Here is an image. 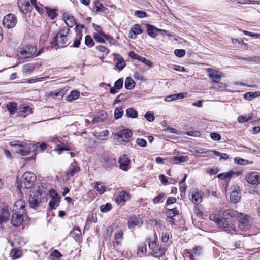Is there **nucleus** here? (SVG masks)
Returning a JSON list of instances; mask_svg holds the SVG:
<instances>
[{
    "label": "nucleus",
    "mask_w": 260,
    "mask_h": 260,
    "mask_svg": "<svg viewBox=\"0 0 260 260\" xmlns=\"http://www.w3.org/2000/svg\"><path fill=\"white\" fill-rule=\"evenodd\" d=\"M36 181V176L31 172H26L22 176L20 181H17V187L28 189L31 188Z\"/></svg>",
    "instance_id": "nucleus-1"
},
{
    "label": "nucleus",
    "mask_w": 260,
    "mask_h": 260,
    "mask_svg": "<svg viewBox=\"0 0 260 260\" xmlns=\"http://www.w3.org/2000/svg\"><path fill=\"white\" fill-rule=\"evenodd\" d=\"M244 214L242 213H239L231 209H228L224 211L222 213V217L229 219L230 218L237 217L238 218V227L242 230H244Z\"/></svg>",
    "instance_id": "nucleus-2"
},
{
    "label": "nucleus",
    "mask_w": 260,
    "mask_h": 260,
    "mask_svg": "<svg viewBox=\"0 0 260 260\" xmlns=\"http://www.w3.org/2000/svg\"><path fill=\"white\" fill-rule=\"evenodd\" d=\"M37 50L36 46L28 45L21 48L20 51V57L24 59L31 57L36 53Z\"/></svg>",
    "instance_id": "nucleus-3"
},
{
    "label": "nucleus",
    "mask_w": 260,
    "mask_h": 260,
    "mask_svg": "<svg viewBox=\"0 0 260 260\" xmlns=\"http://www.w3.org/2000/svg\"><path fill=\"white\" fill-rule=\"evenodd\" d=\"M42 194L40 191H34L30 194L28 201L30 208L35 209L39 205Z\"/></svg>",
    "instance_id": "nucleus-4"
},
{
    "label": "nucleus",
    "mask_w": 260,
    "mask_h": 260,
    "mask_svg": "<svg viewBox=\"0 0 260 260\" xmlns=\"http://www.w3.org/2000/svg\"><path fill=\"white\" fill-rule=\"evenodd\" d=\"M25 213L24 211L22 212L21 211H16L14 213L11 219V223L13 226L15 227L20 226L24 220L23 215Z\"/></svg>",
    "instance_id": "nucleus-5"
},
{
    "label": "nucleus",
    "mask_w": 260,
    "mask_h": 260,
    "mask_svg": "<svg viewBox=\"0 0 260 260\" xmlns=\"http://www.w3.org/2000/svg\"><path fill=\"white\" fill-rule=\"evenodd\" d=\"M17 23V18L13 14H8L6 15L3 20V25L7 28L14 27Z\"/></svg>",
    "instance_id": "nucleus-6"
},
{
    "label": "nucleus",
    "mask_w": 260,
    "mask_h": 260,
    "mask_svg": "<svg viewBox=\"0 0 260 260\" xmlns=\"http://www.w3.org/2000/svg\"><path fill=\"white\" fill-rule=\"evenodd\" d=\"M248 183L253 185H258L260 183V173L252 172L248 173L245 177Z\"/></svg>",
    "instance_id": "nucleus-7"
},
{
    "label": "nucleus",
    "mask_w": 260,
    "mask_h": 260,
    "mask_svg": "<svg viewBox=\"0 0 260 260\" xmlns=\"http://www.w3.org/2000/svg\"><path fill=\"white\" fill-rule=\"evenodd\" d=\"M115 135L121 138L123 141L127 142L129 141V138L132 135V132L129 129L124 128L119 131V132L117 133Z\"/></svg>",
    "instance_id": "nucleus-8"
},
{
    "label": "nucleus",
    "mask_w": 260,
    "mask_h": 260,
    "mask_svg": "<svg viewBox=\"0 0 260 260\" xmlns=\"http://www.w3.org/2000/svg\"><path fill=\"white\" fill-rule=\"evenodd\" d=\"M119 163L120 169L126 171L128 169V166L130 164V160L125 154L122 155L119 158Z\"/></svg>",
    "instance_id": "nucleus-9"
},
{
    "label": "nucleus",
    "mask_w": 260,
    "mask_h": 260,
    "mask_svg": "<svg viewBox=\"0 0 260 260\" xmlns=\"http://www.w3.org/2000/svg\"><path fill=\"white\" fill-rule=\"evenodd\" d=\"M114 161L115 158L111 157L108 154H105L103 155V161H102L103 167L107 170H110Z\"/></svg>",
    "instance_id": "nucleus-10"
},
{
    "label": "nucleus",
    "mask_w": 260,
    "mask_h": 260,
    "mask_svg": "<svg viewBox=\"0 0 260 260\" xmlns=\"http://www.w3.org/2000/svg\"><path fill=\"white\" fill-rule=\"evenodd\" d=\"M114 61H117L116 68L119 71H121L125 67L126 63L123 57L120 54L114 53Z\"/></svg>",
    "instance_id": "nucleus-11"
},
{
    "label": "nucleus",
    "mask_w": 260,
    "mask_h": 260,
    "mask_svg": "<svg viewBox=\"0 0 260 260\" xmlns=\"http://www.w3.org/2000/svg\"><path fill=\"white\" fill-rule=\"evenodd\" d=\"M79 167L76 165L75 162L71 163L68 170L66 172L67 179H70L71 177H73L76 173L79 171Z\"/></svg>",
    "instance_id": "nucleus-12"
},
{
    "label": "nucleus",
    "mask_w": 260,
    "mask_h": 260,
    "mask_svg": "<svg viewBox=\"0 0 260 260\" xmlns=\"http://www.w3.org/2000/svg\"><path fill=\"white\" fill-rule=\"evenodd\" d=\"M10 144L11 146H18L19 149L17 151V153L21 154L22 156L28 155L30 153L29 148L24 146L22 144H18L16 142H10Z\"/></svg>",
    "instance_id": "nucleus-13"
},
{
    "label": "nucleus",
    "mask_w": 260,
    "mask_h": 260,
    "mask_svg": "<svg viewBox=\"0 0 260 260\" xmlns=\"http://www.w3.org/2000/svg\"><path fill=\"white\" fill-rule=\"evenodd\" d=\"M26 203L22 200H19L16 201L13 206V211H21V212L24 211L25 213Z\"/></svg>",
    "instance_id": "nucleus-14"
},
{
    "label": "nucleus",
    "mask_w": 260,
    "mask_h": 260,
    "mask_svg": "<svg viewBox=\"0 0 260 260\" xmlns=\"http://www.w3.org/2000/svg\"><path fill=\"white\" fill-rule=\"evenodd\" d=\"M166 248L164 247L158 246L151 253V255L155 257H160L165 255Z\"/></svg>",
    "instance_id": "nucleus-15"
},
{
    "label": "nucleus",
    "mask_w": 260,
    "mask_h": 260,
    "mask_svg": "<svg viewBox=\"0 0 260 260\" xmlns=\"http://www.w3.org/2000/svg\"><path fill=\"white\" fill-rule=\"evenodd\" d=\"M143 224V221L141 218H137L136 216L131 217L128 222V227L129 229L138 226H141Z\"/></svg>",
    "instance_id": "nucleus-16"
},
{
    "label": "nucleus",
    "mask_w": 260,
    "mask_h": 260,
    "mask_svg": "<svg viewBox=\"0 0 260 260\" xmlns=\"http://www.w3.org/2000/svg\"><path fill=\"white\" fill-rule=\"evenodd\" d=\"M70 31L69 28H63L60 31L59 37L60 38L59 43L61 44H66L68 42L67 35Z\"/></svg>",
    "instance_id": "nucleus-17"
},
{
    "label": "nucleus",
    "mask_w": 260,
    "mask_h": 260,
    "mask_svg": "<svg viewBox=\"0 0 260 260\" xmlns=\"http://www.w3.org/2000/svg\"><path fill=\"white\" fill-rule=\"evenodd\" d=\"M147 31L148 35L152 38H155L158 33V28H157L154 25L147 24Z\"/></svg>",
    "instance_id": "nucleus-18"
},
{
    "label": "nucleus",
    "mask_w": 260,
    "mask_h": 260,
    "mask_svg": "<svg viewBox=\"0 0 260 260\" xmlns=\"http://www.w3.org/2000/svg\"><path fill=\"white\" fill-rule=\"evenodd\" d=\"M63 17L65 18V22L70 27L74 26L76 23L74 17L68 13H64Z\"/></svg>",
    "instance_id": "nucleus-19"
},
{
    "label": "nucleus",
    "mask_w": 260,
    "mask_h": 260,
    "mask_svg": "<svg viewBox=\"0 0 260 260\" xmlns=\"http://www.w3.org/2000/svg\"><path fill=\"white\" fill-rule=\"evenodd\" d=\"M202 195L203 193L202 192L192 191L191 194L192 202L196 204L200 203L202 201Z\"/></svg>",
    "instance_id": "nucleus-20"
},
{
    "label": "nucleus",
    "mask_w": 260,
    "mask_h": 260,
    "mask_svg": "<svg viewBox=\"0 0 260 260\" xmlns=\"http://www.w3.org/2000/svg\"><path fill=\"white\" fill-rule=\"evenodd\" d=\"M207 71L209 73V78L212 79L214 82H216L217 80H219L221 78V75L217 71L213 70L211 68L208 69Z\"/></svg>",
    "instance_id": "nucleus-21"
},
{
    "label": "nucleus",
    "mask_w": 260,
    "mask_h": 260,
    "mask_svg": "<svg viewBox=\"0 0 260 260\" xmlns=\"http://www.w3.org/2000/svg\"><path fill=\"white\" fill-rule=\"evenodd\" d=\"M71 236L75 239L76 242L80 240L81 232L79 227H75L70 233Z\"/></svg>",
    "instance_id": "nucleus-22"
},
{
    "label": "nucleus",
    "mask_w": 260,
    "mask_h": 260,
    "mask_svg": "<svg viewBox=\"0 0 260 260\" xmlns=\"http://www.w3.org/2000/svg\"><path fill=\"white\" fill-rule=\"evenodd\" d=\"M6 108L11 115H14L17 110V104L15 102H9L6 105Z\"/></svg>",
    "instance_id": "nucleus-23"
},
{
    "label": "nucleus",
    "mask_w": 260,
    "mask_h": 260,
    "mask_svg": "<svg viewBox=\"0 0 260 260\" xmlns=\"http://www.w3.org/2000/svg\"><path fill=\"white\" fill-rule=\"evenodd\" d=\"M226 220H227L226 219H225L223 217H222V218L220 219V220L218 222V224L220 227L223 228V229L225 232H230L231 231V229H233V228L230 226V225L228 223Z\"/></svg>",
    "instance_id": "nucleus-24"
},
{
    "label": "nucleus",
    "mask_w": 260,
    "mask_h": 260,
    "mask_svg": "<svg viewBox=\"0 0 260 260\" xmlns=\"http://www.w3.org/2000/svg\"><path fill=\"white\" fill-rule=\"evenodd\" d=\"M32 113V109L28 105H24L20 108V115L23 117Z\"/></svg>",
    "instance_id": "nucleus-25"
},
{
    "label": "nucleus",
    "mask_w": 260,
    "mask_h": 260,
    "mask_svg": "<svg viewBox=\"0 0 260 260\" xmlns=\"http://www.w3.org/2000/svg\"><path fill=\"white\" fill-rule=\"evenodd\" d=\"M241 198L240 194L236 190H234L231 191L230 199L231 201L233 203H238Z\"/></svg>",
    "instance_id": "nucleus-26"
},
{
    "label": "nucleus",
    "mask_w": 260,
    "mask_h": 260,
    "mask_svg": "<svg viewBox=\"0 0 260 260\" xmlns=\"http://www.w3.org/2000/svg\"><path fill=\"white\" fill-rule=\"evenodd\" d=\"M60 198H57L50 199L48 204L51 210H54L59 206Z\"/></svg>",
    "instance_id": "nucleus-27"
},
{
    "label": "nucleus",
    "mask_w": 260,
    "mask_h": 260,
    "mask_svg": "<svg viewBox=\"0 0 260 260\" xmlns=\"http://www.w3.org/2000/svg\"><path fill=\"white\" fill-rule=\"evenodd\" d=\"M135 81L129 77L126 78L124 83V86L127 90H131L135 87Z\"/></svg>",
    "instance_id": "nucleus-28"
},
{
    "label": "nucleus",
    "mask_w": 260,
    "mask_h": 260,
    "mask_svg": "<svg viewBox=\"0 0 260 260\" xmlns=\"http://www.w3.org/2000/svg\"><path fill=\"white\" fill-rule=\"evenodd\" d=\"M260 96V91L248 92L245 93V100L252 101L255 98Z\"/></svg>",
    "instance_id": "nucleus-29"
},
{
    "label": "nucleus",
    "mask_w": 260,
    "mask_h": 260,
    "mask_svg": "<svg viewBox=\"0 0 260 260\" xmlns=\"http://www.w3.org/2000/svg\"><path fill=\"white\" fill-rule=\"evenodd\" d=\"M188 160V157L186 155H181L179 156L174 157L172 158L173 164H178L181 162H186Z\"/></svg>",
    "instance_id": "nucleus-30"
},
{
    "label": "nucleus",
    "mask_w": 260,
    "mask_h": 260,
    "mask_svg": "<svg viewBox=\"0 0 260 260\" xmlns=\"http://www.w3.org/2000/svg\"><path fill=\"white\" fill-rule=\"evenodd\" d=\"M138 255L140 257H142L147 251V244L146 242H144L140 244L138 247Z\"/></svg>",
    "instance_id": "nucleus-31"
},
{
    "label": "nucleus",
    "mask_w": 260,
    "mask_h": 260,
    "mask_svg": "<svg viewBox=\"0 0 260 260\" xmlns=\"http://www.w3.org/2000/svg\"><path fill=\"white\" fill-rule=\"evenodd\" d=\"M126 116L134 119L138 116V112L134 108H129L126 110Z\"/></svg>",
    "instance_id": "nucleus-32"
},
{
    "label": "nucleus",
    "mask_w": 260,
    "mask_h": 260,
    "mask_svg": "<svg viewBox=\"0 0 260 260\" xmlns=\"http://www.w3.org/2000/svg\"><path fill=\"white\" fill-rule=\"evenodd\" d=\"M103 183L96 182L94 185V189L99 192L100 194H102L107 189L106 185L103 184Z\"/></svg>",
    "instance_id": "nucleus-33"
},
{
    "label": "nucleus",
    "mask_w": 260,
    "mask_h": 260,
    "mask_svg": "<svg viewBox=\"0 0 260 260\" xmlns=\"http://www.w3.org/2000/svg\"><path fill=\"white\" fill-rule=\"evenodd\" d=\"M128 197V194L125 191L120 192L117 199L116 200V202L118 204H123L126 201V197Z\"/></svg>",
    "instance_id": "nucleus-34"
},
{
    "label": "nucleus",
    "mask_w": 260,
    "mask_h": 260,
    "mask_svg": "<svg viewBox=\"0 0 260 260\" xmlns=\"http://www.w3.org/2000/svg\"><path fill=\"white\" fill-rule=\"evenodd\" d=\"M9 214L8 210L6 209H3L0 215V222L2 223L6 222L9 219Z\"/></svg>",
    "instance_id": "nucleus-35"
},
{
    "label": "nucleus",
    "mask_w": 260,
    "mask_h": 260,
    "mask_svg": "<svg viewBox=\"0 0 260 260\" xmlns=\"http://www.w3.org/2000/svg\"><path fill=\"white\" fill-rule=\"evenodd\" d=\"M80 95V92L78 90H73L71 91L70 94L67 96V100L69 102L73 101L77 99Z\"/></svg>",
    "instance_id": "nucleus-36"
},
{
    "label": "nucleus",
    "mask_w": 260,
    "mask_h": 260,
    "mask_svg": "<svg viewBox=\"0 0 260 260\" xmlns=\"http://www.w3.org/2000/svg\"><path fill=\"white\" fill-rule=\"evenodd\" d=\"M77 36L76 37L74 43L72 46H71V47H74V48H78L81 44V41L82 39V32H79L77 34Z\"/></svg>",
    "instance_id": "nucleus-37"
},
{
    "label": "nucleus",
    "mask_w": 260,
    "mask_h": 260,
    "mask_svg": "<svg viewBox=\"0 0 260 260\" xmlns=\"http://www.w3.org/2000/svg\"><path fill=\"white\" fill-rule=\"evenodd\" d=\"M45 9L48 16L50 17L51 19H54L57 16L58 14L56 12V10L51 9L48 7H46Z\"/></svg>",
    "instance_id": "nucleus-38"
},
{
    "label": "nucleus",
    "mask_w": 260,
    "mask_h": 260,
    "mask_svg": "<svg viewBox=\"0 0 260 260\" xmlns=\"http://www.w3.org/2000/svg\"><path fill=\"white\" fill-rule=\"evenodd\" d=\"M65 94V90L63 89H61L58 91L57 90L52 91L49 93V96L51 97L55 98L57 96H60L61 98L63 97Z\"/></svg>",
    "instance_id": "nucleus-39"
},
{
    "label": "nucleus",
    "mask_w": 260,
    "mask_h": 260,
    "mask_svg": "<svg viewBox=\"0 0 260 260\" xmlns=\"http://www.w3.org/2000/svg\"><path fill=\"white\" fill-rule=\"evenodd\" d=\"M243 170L242 169L237 170L236 169L235 170H231L226 173L225 176L226 178H230L234 175H236L237 176H239L240 175H242Z\"/></svg>",
    "instance_id": "nucleus-40"
},
{
    "label": "nucleus",
    "mask_w": 260,
    "mask_h": 260,
    "mask_svg": "<svg viewBox=\"0 0 260 260\" xmlns=\"http://www.w3.org/2000/svg\"><path fill=\"white\" fill-rule=\"evenodd\" d=\"M124 107H119L116 108L114 111V118L115 119H119L121 118L123 115Z\"/></svg>",
    "instance_id": "nucleus-41"
},
{
    "label": "nucleus",
    "mask_w": 260,
    "mask_h": 260,
    "mask_svg": "<svg viewBox=\"0 0 260 260\" xmlns=\"http://www.w3.org/2000/svg\"><path fill=\"white\" fill-rule=\"evenodd\" d=\"M34 146H36V148L34 149V151H35L36 152L39 151H43L46 150L47 148V145L45 143H37Z\"/></svg>",
    "instance_id": "nucleus-42"
},
{
    "label": "nucleus",
    "mask_w": 260,
    "mask_h": 260,
    "mask_svg": "<svg viewBox=\"0 0 260 260\" xmlns=\"http://www.w3.org/2000/svg\"><path fill=\"white\" fill-rule=\"evenodd\" d=\"M85 44L89 48H91L94 45V42L91 37L88 35L85 38Z\"/></svg>",
    "instance_id": "nucleus-43"
},
{
    "label": "nucleus",
    "mask_w": 260,
    "mask_h": 260,
    "mask_svg": "<svg viewBox=\"0 0 260 260\" xmlns=\"http://www.w3.org/2000/svg\"><path fill=\"white\" fill-rule=\"evenodd\" d=\"M131 32H133L135 35H138L143 33V31L140 25L136 24L131 29Z\"/></svg>",
    "instance_id": "nucleus-44"
},
{
    "label": "nucleus",
    "mask_w": 260,
    "mask_h": 260,
    "mask_svg": "<svg viewBox=\"0 0 260 260\" xmlns=\"http://www.w3.org/2000/svg\"><path fill=\"white\" fill-rule=\"evenodd\" d=\"M35 67L34 64L28 63L24 66V72L26 74H31L34 70Z\"/></svg>",
    "instance_id": "nucleus-45"
},
{
    "label": "nucleus",
    "mask_w": 260,
    "mask_h": 260,
    "mask_svg": "<svg viewBox=\"0 0 260 260\" xmlns=\"http://www.w3.org/2000/svg\"><path fill=\"white\" fill-rule=\"evenodd\" d=\"M62 256V254L57 250H54L50 254V257L51 260H57Z\"/></svg>",
    "instance_id": "nucleus-46"
},
{
    "label": "nucleus",
    "mask_w": 260,
    "mask_h": 260,
    "mask_svg": "<svg viewBox=\"0 0 260 260\" xmlns=\"http://www.w3.org/2000/svg\"><path fill=\"white\" fill-rule=\"evenodd\" d=\"M112 205L110 203H107L105 205H102L100 207V211L103 213H106L111 209Z\"/></svg>",
    "instance_id": "nucleus-47"
},
{
    "label": "nucleus",
    "mask_w": 260,
    "mask_h": 260,
    "mask_svg": "<svg viewBox=\"0 0 260 260\" xmlns=\"http://www.w3.org/2000/svg\"><path fill=\"white\" fill-rule=\"evenodd\" d=\"M144 117L147 120L150 122H153L155 119L153 112L151 111H147L144 115Z\"/></svg>",
    "instance_id": "nucleus-48"
},
{
    "label": "nucleus",
    "mask_w": 260,
    "mask_h": 260,
    "mask_svg": "<svg viewBox=\"0 0 260 260\" xmlns=\"http://www.w3.org/2000/svg\"><path fill=\"white\" fill-rule=\"evenodd\" d=\"M10 255L14 259L18 258L21 255V251L19 250L13 249L11 251Z\"/></svg>",
    "instance_id": "nucleus-49"
},
{
    "label": "nucleus",
    "mask_w": 260,
    "mask_h": 260,
    "mask_svg": "<svg viewBox=\"0 0 260 260\" xmlns=\"http://www.w3.org/2000/svg\"><path fill=\"white\" fill-rule=\"evenodd\" d=\"M123 81L122 78H119L117 80H116L114 84V86L117 88V89L120 90L123 87Z\"/></svg>",
    "instance_id": "nucleus-50"
},
{
    "label": "nucleus",
    "mask_w": 260,
    "mask_h": 260,
    "mask_svg": "<svg viewBox=\"0 0 260 260\" xmlns=\"http://www.w3.org/2000/svg\"><path fill=\"white\" fill-rule=\"evenodd\" d=\"M123 233L122 232H119L115 235V239L116 240V243L117 245L120 244L121 241L123 239Z\"/></svg>",
    "instance_id": "nucleus-51"
},
{
    "label": "nucleus",
    "mask_w": 260,
    "mask_h": 260,
    "mask_svg": "<svg viewBox=\"0 0 260 260\" xmlns=\"http://www.w3.org/2000/svg\"><path fill=\"white\" fill-rule=\"evenodd\" d=\"M165 193H161L153 199V203L154 204L159 203L162 199L165 198Z\"/></svg>",
    "instance_id": "nucleus-52"
},
{
    "label": "nucleus",
    "mask_w": 260,
    "mask_h": 260,
    "mask_svg": "<svg viewBox=\"0 0 260 260\" xmlns=\"http://www.w3.org/2000/svg\"><path fill=\"white\" fill-rule=\"evenodd\" d=\"M165 213H172V216H175L179 214V212L177 208H174L173 209H166Z\"/></svg>",
    "instance_id": "nucleus-53"
},
{
    "label": "nucleus",
    "mask_w": 260,
    "mask_h": 260,
    "mask_svg": "<svg viewBox=\"0 0 260 260\" xmlns=\"http://www.w3.org/2000/svg\"><path fill=\"white\" fill-rule=\"evenodd\" d=\"M135 15L139 18H143L147 17V14L146 12L142 10H137L135 12Z\"/></svg>",
    "instance_id": "nucleus-54"
},
{
    "label": "nucleus",
    "mask_w": 260,
    "mask_h": 260,
    "mask_svg": "<svg viewBox=\"0 0 260 260\" xmlns=\"http://www.w3.org/2000/svg\"><path fill=\"white\" fill-rule=\"evenodd\" d=\"M186 53V51L184 49H176L174 51V54L176 56L179 58L183 57Z\"/></svg>",
    "instance_id": "nucleus-55"
},
{
    "label": "nucleus",
    "mask_w": 260,
    "mask_h": 260,
    "mask_svg": "<svg viewBox=\"0 0 260 260\" xmlns=\"http://www.w3.org/2000/svg\"><path fill=\"white\" fill-rule=\"evenodd\" d=\"M93 38L100 43H105V39L100 34H94Z\"/></svg>",
    "instance_id": "nucleus-56"
},
{
    "label": "nucleus",
    "mask_w": 260,
    "mask_h": 260,
    "mask_svg": "<svg viewBox=\"0 0 260 260\" xmlns=\"http://www.w3.org/2000/svg\"><path fill=\"white\" fill-rule=\"evenodd\" d=\"M22 9H24L22 10L23 13H27V12L31 11L32 7L30 5L29 2H28L22 7Z\"/></svg>",
    "instance_id": "nucleus-57"
},
{
    "label": "nucleus",
    "mask_w": 260,
    "mask_h": 260,
    "mask_svg": "<svg viewBox=\"0 0 260 260\" xmlns=\"http://www.w3.org/2000/svg\"><path fill=\"white\" fill-rule=\"evenodd\" d=\"M58 37L59 33L56 35L53 40L50 42L51 47L53 48L54 46H57L58 45Z\"/></svg>",
    "instance_id": "nucleus-58"
},
{
    "label": "nucleus",
    "mask_w": 260,
    "mask_h": 260,
    "mask_svg": "<svg viewBox=\"0 0 260 260\" xmlns=\"http://www.w3.org/2000/svg\"><path fill=\"white\" fill-rule=\"evenodd\" d=\"M165 214L167 215V217L166 219V221L168 222H169L172 225H175V218H174V216L171 215V213H165Z\"/></svg>",
    "instance_id": "nucleus-59"
},
{
    "label": "nucleus",
    "mask_w": 260,
    "mask_h": 260,
    "mask_svg": "<svg viewBox=\"0 0 260 260\" xmlns=\"http://www.w3.org/2000/svg\"><path fill=\"white\" fill-rule=\"evenodd\" d=\"M136 142L141 147H145L147 146V141L144 139L137 138Z\"/></svg>",
    "instance_id": "nucleus-60"
},
{
    "label": "nucleus",
    "mask_w": 260,
    "mask_h": 260,
    "mask_svg": "<svg viewBox=\"0 0 260 260\" xmlns=\"http://www.w3.org/2000/svg\"><path fill=\"white\" fill-rule=\"evenodd\" d=\"M209 219L212 221H215L218 224L221 218H220L219 215L218 214H212L210 215Z\"/></svg>",
    "instance_id": "nucleus-61"
},
{
    "label": "nucleus",
    "mask_w": 260,
    "mask_h": 260,
    "mask_svg": "<svg viewBox=\"0 0 260 260\" xmlns=\"http://www.w3.org/2000/svg\"><path fill=\"white\" fill-rule=\"evenodd\" d=\"M92 26L94 29L97 31L96 34H100L102 36H103V34H104V32L103 31L102 28L100 25L93 23H92Z\"/></svg>",
    "instance_id": "nucleus-62"
},
{
    "label": "nucleus",
    "mask_w": 260,
    "mask_h": 260,
    "mask_svg": "<svg viewBox=\"0 0 260 260\" xmlns=\"http://www.w3.org/2000/svg\"><path fill=\"white\" fill-rule=\"evenodd\" d=\"M186 96H187V93H186V92L177 93V94H173V99H174V100L182 99Z\"/></svg>",
    "instance_id": "nucleus-63"
},
{
    "label": "nucleus",
    "mask_w": 260,
    "mask_h": 260,
    "mask_svg": "<svg viewBox=\"0 0 260 260\" xmlns=\"http://www.w3.org/2000/svg\"><path fill=\"white\" fill-rule=\"evenodd\" d=\"M245 35L250 36L252 39L260 38V34L253 33L246 30H245Z\"/></svg>",
    "instance_id": "nucleus-64"
}]
</instances>
